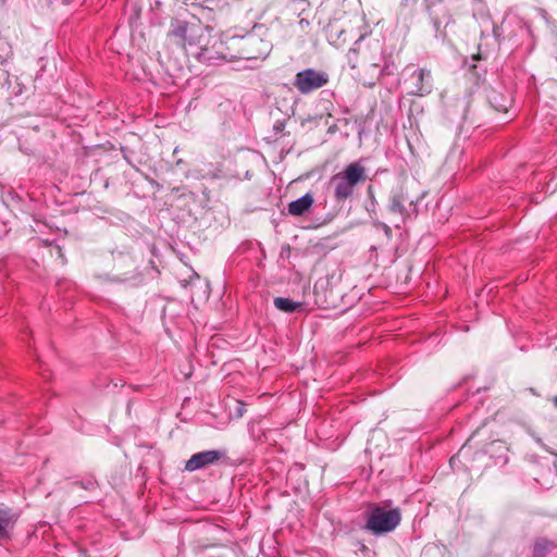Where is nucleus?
<instances>
[{
	"label": "nucleus",
	"instance_id": "nucleus-10",
	"mask_svg": "<svg viewBox=\"0 0 557 557\" xmlns=\"http://www.w3.org/2000/svg\"><path fill=\"white\" fill-rule=\"evenodd\" d=\"M557 548V543L547 537H537L531 546V557H547Z\"/></svg>",
	"mask_w": 557,
	"mask_h": 557
},
{
	"label": "nucleus",
	"instance_id": "nucleus-8",
	"mask_svg": "<svg viewBox=\"0 0 557 557\" xmlns=\"http://www.w3.org/2000/svg\"><path fill=\"white\" fill-rule=\"evenodd\" d=\"M202 30L200 26L180 23L173 29L172 35L177 39V44L182 46H194L200 44L196 38L201 36L200 33H202Z\"/></svg>",
	"mask_w": 557,
	"mask_h": 557
},
{
	"label": "nucleus",
	"instance_id": "nucleus-9",
	"mask_svg": "<svg viewBox=\"0 0 557 557\" xmlns=\"http://www.w3.org/2000/svg\"><path fill=\"white\" fill-rule=\"evenodd\" d=\"M411 79L414 86V88L411 91L412 94L417 96H424L432 91V75L429 70L419 69L414 71L411 76Z\"/></svg>",
	"mask_w": 557,
	"mask_h": 557
},
{
	"label": "nucleus",
	"instance_id": "nucleus-12",
	"mask_svg": "<svg viewBox=\"0 0 557 557\" xmlns=\"http://www.w3.org/2000/svg\"><path fill=\"white\" fill-rule=\"evenodd\" d=\"M14 524L11 510L0 509V545L9 539V531Z\"/></svg>",
	"mask_w": 557,
	"mask_h": 557
},
{
	"label": "nucleus",
	"instance_id": "nucleus-6",
	"mask_svg": "<svg viewBox=\"0 0 557 557\" xmlns=\"http://www.w3.org/2000/svg\"><path fill=\"white\" fill-rule=\"evenodd\" d=\"M244 48L247 59L264 58L271 51V44L256 34H250L244 39Z\"/></svg>",
	"mask_w": 557,
	"mask_h": 557
},
{
	"label": "nucleus",
	"instance_id": "nucleus-18",
	"mask_svg": "<svg viewBox=\"0 0 557 557\" xmlns=\"http://www.w3.org/2000/svg\"><path fill=\"white\" fill-rule=\"evenodd\" d=\"M237 405H238V407H237V416L242 417L243 413H244V403L238 401Z\"/></svg>",
	"mask_w": 557,
	"mask_h": 557
},
{
	"label": "nucleus",
	"instance_id": "nucleus-11",
	"mask_svg": "<svg viewBox=\"0 0 557 557\" xmlns=\"http://www.w3.org/2000/svg\"><path fill=\"white\" fill-rule=\"evenodd\" d=\"M312 203L313 197L310 194H306L288 205V212L289 214L296 216L302 215L306 211L310 209Z\"/></svg>",
	"mask_w": 557,
	"mask_h": 557
},
{
	"label": "nucleus",
	"instance_id": "nucleus-2",
	"mask_svg": "<svg viewBox=\"0 0 557 557\" xmlns=\"http://www.w3.org/2000/svg\"><path fill=\"white\" fill-rule=\"evenodd\" d=\"M400 520L401 513L398 508L387 509L386 507L373 505L368 512L366 528L373 534L379 535L395 530Z\"/></svg>",
	"mask_w": 557,
	"mask_h": 557
},
{
	"label": "nucleus",
	"instance_id": "nucleus-4",
	"mask_svg": "<svg viewBox=\"0 0 557 557\" xmlns=\"http://www.w3.org/2000/svg\"><path fill=\"white\" fill-rule=\"evenodd\" d=\"M389 211L395 215L396 227H399L400 223L410 216L416 211V205L412 199L409 198L408 194L403 189L394 191L391 198Z\"/></svg>",
	"mask_w": 557,
	"mask_h": 557
},
{
	"label": "nucleus",
	"instance_id": "nucleus-19",
	"mask_svg": "<svg viewBox=\"0 0 557 557\" xmlns=\"http://www.w3.org/2000/svg\"><path fill=\"white\" fill-rule=\"evenodd\" d=\"M299 25H300L301 29H304L305 27H307L309 25V22L305 18H301L299 21Z\"/></svg>",
	"mask_w": 557,
	"mask_h": 557
},
{
	"label": "nucleus",
	"instance_id": "nucleus-3",
	"mask_svg": "<svg viewBox=\"0 0 557 557\" xmlns=\"http://www.w3.org/2000/svg\"><path fill=\"white\" fill-rule=\"evenodd\" d=\"M327 82L329 75L325 72L306 69L296 74L294 86L300 94L307 95L325 86Z\"/></svg>",
	"mask_w": 557,
	"mask_h": 557
},
{
	"label": "nucleus",
	"instance_id": "nucleus-1",
	"mask_svg": "<svg viewBox=\"0 0 557 557\" xmlns=\"http://www.w3.org/2000/svg\"><path fill=\"white\" fill-rule=\"evenodd\" d=\"M366 181L367 172L364 166L359 162H352L331 177L330 186L333 189L335 199L342 201L350 198L355 188Z\"/></svg>",
	"mask_w": 557,
	"mask_h": 557
},
{
	"label": "nucleus",
	"instance_id": "nucleus-13",
	"mask_svg": "<svg viewBox=\"0 0 557 557\" xmlns=\"http://www.w3.org/2000/svg\"><path fill=\"white\" fill-rule=\"evenodd\" d=\"M273 302L276 309L286 313L295 312L302 307L301 302L285 297H276Z\"/></svg>",
	"mask_w": 557,
	"mask_h": 557
},
{
	"label": "nucleus",
	"instance_id": "nucleus-5",
	"mask_svg": "<svg viewBox=\"0 0 557 557\" xmlns=\"http://www.w3.org/2000/svg\"><path fill=\"white\" fill-rule=\"evenodd\" d=\"M382 61V49L379 44L369 47L367 50H362L361 60L359 62L360 67L372 74L373 76H380L382 71L380 70V63Z\"/></svg>",
	"mask_w": 557,
	"mask_h": 557
},
{
	"label": "nucleus",
	"instance_id": "nucleus-16",
	"mask_svg": "<svg viewBox=\"0 0 557 557\" xmlns=\"http://www.w3.org/2000/svg\"><path fill=\"white\" fill-rule=\"evenodd\" d=\"M490 102L499 112H506L510 104V100H504L503 102H497V95L491 96Z\"/></svg>",
	"mask_w": 557,
	"mask_h": 557
},
{
	"label": "nucleus",
	"instance_id": "nucleus-20",
	"mask_svg": "<svg viewBox=\"0 0 557 557\" xmlns=\"http://www.w3.org/2000/svg\"><path fill=\"white\" fill-rule=\"evenodd\" d=\"M554 404H555V405H556V407H557V396H556V397H555V399H554Z\"/></svg>",
	"mask_w": 557,
	"mask_h": 557
},
{
	"label": "nucleus",
	"instance_id": "nucleus-17",
	"mask_svg": "<svg viewBox=\"0 0 557 557\" xmlns=\"http://www.w3.org/2000/svg\"><path fill=\"white\" fill-rule=\"evenodd\" d=\"M379 225H380V227L384 231V233H385V235H386L387 237H391V236H392V230H391V227H389L387 224H385V223H379Z\"/></svg>",
	"mask_w": 557,
	"mask_h": 557
},
{
	"label": "nucleus",
	"instance_id": "nucleus-14",
	"mask_svg": "<svg viewBox=\"0 0 557 557\" xmlns=\"http://www.w3.org/2000/svg\"><path fill=\"white\" fill-rule=\"evenodd\" d=\"M362 52L360 46L358 47H354L351 49H349L348 53H347V61H348V64L351 69H357L359 65L358 63V55Z\"/></svg>",
	"mask_w": 557,
	"mask_h": 557
},
{
	"label": "nucleus",
	"instance_id": "nucleus-21",
	"mask_svg": "<svg viewBox=\"0 0 557 557\" xmlns=\"http://www.w3.org/2000/svg\"><path fill=\"white\" fill-rule=\"evenodd\" d=\"M335 4H337L341 0H332Z\"/></svg>",
	"mask_w": 557,
	"mask_h": 557
},
{
	"label": "nucleus",
	"instance_id": "nucleus-15",
	"mask_svg": "<svg viewBox=\"0 0 557 557\" xmlns=\"http://www.w3.org/2000/svg\"><path fill=\"white\" fill-rule=\"evenodd\" d=\"M345 32L343 29L338 30L335 28V26L333 24H330L327 26V38H329L330 44H332L334 46H338V39L341 38V36Z\"/></svg>",
	"mask_w": 557,
	"mask_h": 557
},
{
	"label": "nucleus",
	"instance_id": "nucleus-7",
	"mask_svg": "<svg viewBox=\"0 0 557 557\" xmlns=\"http://www.w3.org/2000/svg\"><path fill=\"white\" fill-rule=\"evenodd\" d=\"M223 456L220 450H206L194 454L186 462L185 470L193 472L219 461Z\"/></svg>",
	"mask_w": 557,
	"mask_h": 557
}]
</instances>
